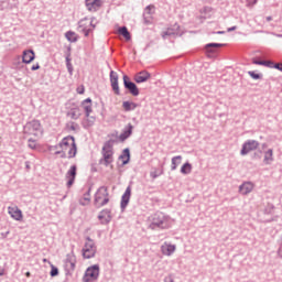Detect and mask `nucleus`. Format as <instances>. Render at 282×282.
Segmentation results:
<instances>
[{
  "label": "nucleus",
  "instance_id": "obj_27",
  "mask_svg": "<svg viewBox=\"0 0 282 282\" xmlns=\"http://www.w3.org/2000/svg\"><path fill=\"white\" fill-rule=\"evenodd\" d=\"M122 108L124 109V111H135V109H138V104L133 101H123Z\"/></svg>",
  "mask_w": 282,
  "mask_h": 282
},
{
  "label": "nucleus",
  "instance_id": "obj_55",
  "mask_svg": "<svg viewBox=\"0 0 282 282\" xmlns=\"http://www.w3.org/2000/svg\"><path fill=\"white\" fill-rule=\"evenodd\" d=\"M77 93H78V94H85V87L77 88Z\"/></svg>",
  "mask_w": 282,
  "mask_h": 282
},
{
  "label": "nucleus",
  "instance_id": "obj_28",
  "mask_svg": "<svg viewBox=\"0 0 282 282\" xmlns=\"http://www.w3.org/2000/svg\"><path fill=\"white\" fill-rule=\"evenodd\" d=\"M274 151L272 149H269L267 152H264V164H271V162H274Z\"/></svg>",
  "mask_w": 282,
  "mask_h": 282
},
{
  "label": "nucleus",
  "instance_id": "obj_50",
  "mask_svg": "<svg viewBox=\"0 0 282 282\" xmlns=\"http://www.w3.org/2000/svg\"><path fill=\"white\" fill-rule=\"evenodd\" d=\"M273 69H278L279 72H282V63H275L273 66Z\"/></svg>",
  "mask_w": 282,
  "mask_h": 282
},
{
  "label": "nucleus",
  "instance_id": "obj_2",
  "mask_svg": "<svg viewBox=\"0 0 282 282\" xmlns=\"http://www.w3.org/2000/svg\"><path fill=\"white\" fill-rule=\"evenodd\" d=\"M84 259H94L96 257V242L90 237H86V242L82 249Z\"/></svg>",
  "mask_w": 282,
  "mask_h": 282
},
{
  "label": "nucleus",
  "instance_id": "obj_52",
  "mask_svg": "<svg viewBox=\"0 0 282 282\" xmlns=\"http://www.w3.org/2000/svg\"><path fill=\"white\" fill-rule=\"evenodd\" d=\"M32 72H36V69H41V65L35 64L31 67Z\"/></svg>",
  "mask_w": 282,
  "mask_h": 282
},
{
  "label": "nucleus",
  "instance_id": "obj_12",
  "mask_svg": "<svg viewBox=\"0 0 282 282\" xmlns=\"http://www.w3.org/2000/svg\"><path fill=\"white\" fill-rule=\"evenodd\" d=\"M129 202H131V185H129L126 188V192L121 196L120 208H121L122 213H124V210L129 206Z\"/></svg>",
  "mask_w": 282,
  "mask_h": 282
},
{
  "label": "nucleus",
  "instance_id": "obj_9",
  "mask_svg": "<svg viewBox=\"0 0 282 282\" xmlns=\"http://www.w3.org/2000/svg\"><path fill=\"white\" fill-rule=\"evenodd\" d=\"M102 158L99 160V164L104 166H109L113 164V151L101 149Z\"/></svg>",
  "mask_w": 282,
  "mask_h": 282
},
{
  "label": "nucleus",
  "instance_id": "obj_39",
  "mask_svg": "<svg viewBox=\"0 0 282 282\" xmlns=\"http://www.w3.org/2000/svg\"><path fill=\"white\" fill-rule=\"evenodd\" d=\"M82 28V32L85 36H89L91 33V29L84 28L83 20L79 21V29Z\"/></svg>",
  "mask_w": 282,
  "mask_h": 282
},
{
  "label": "nucleus",
  "instance_id": "obj_63",
  "mask_svg": "<svg viewBox=\"0 0 282 282\" xmlns=\"http://www.w3.org/2000/svg\"><path fill=\"white\" fill-rule=\"evenodd\" d=\"M25 164H26V169H30V162H26Z\"/></svg>",
  "mask_w": 282,
  "mask_h": 282
},
{
  "label": "nucleus",
  "instance_id": "obj_24",
  "mask_svg": "<svg viewBox=\"0 0 282 282\" xmlns=\"http://www.w3.org/2000/svg\"><path fill=\"white\" fill-rule=\"evenodd\" d=\"M119 160H122V166H127V164L131 162V150H129V148H126L119 156Z\"/></svg>",
  "mask_w": 282,
  "mask_h": 282
},
{
  "label": "nucleus",
  "instance_id": "obj_56",
  "mask_svg": "<svg viewBox=\"0 0 282 282\" xmlns=\"http://www.w3.org/2000/svg\"><path fill=\"white\" fill-rule=\"evenodd\" d=\"M61 158L64 159V160H65V158H67V153H65V150L62 151Z\"/></svg>",
  "mask_w": 282,
  "mask_h": 282
},
{
  "label": "nucleus",
  "instance_id": "obj_8",
  "mask_svg": "<svg viewBox=\"0 0 282 282\" xmlns=\"http://www.w3.org/2000/svg\"><path fill=\"white\" fill-rule=\"evenodd\" d=\"M131 135H133V124L128 123L121 134L118 137V132H116V134H109L108 138H119L120 142H124L126 140H129V138H131Z\"/></svg>",
  "mask_w": 282,
  "mask_h": 282
},
{
  "label": "nucleus",
  "instance_id": "obj_7",
  "mask_svg": "<svg viewBox=\"0 0 282 282\" xmlns=\"http://www.w3.org/2000/svg\"><path fill=\"white\" fill-rule=\"evenodd\" d=\"M259 145L260 143L257 140L245 141L240 150V155H248V153L257 151L259 149Z\"/></svg>",
  "mask_w": 282,
  "mask_h": 282
},
{
  "label": "nucleus",
  "instance_id": "obj_32",
  "mask_svg": "<svg viewBox=\"0 0 282 282\" xmlns=\"http://www.w3.org/2000/svg\"><path fill=\"white\" fill-rule=\"evenodd\" d=\"M65 36L69 43H76L78 41V34L74 31L66 32Z\"/></svg>",
  "mask_w": 282,
  "mask_h": 282
},
{
  "label": "nucleus",
  "instance_id": "obj_40",
  "mask_svg": "<svg viewBox=\"0 0 282 282\" xmlns=\"http://www.w3.org/2000/svg\"><path fill=\"white\" fill-rule=\"evenodd\" d=\"M65 265H66V270H68V272L76 270V262H66Z\"/></svg>",
  "mask_w": 282,
  "mask_h": 282
},
{
  "label": "nucleus",
  "instance_id": "obj_51",
  "mask_svg": "<svg viewBox=\"0 0 282 282\" xmlns=\"http://www.w3.org/2000/svg\"><path fill=\"white\" fill-rule=\"evenodd\" d=\"M164 282H175V281L173 280V276L167 275L164 278Z\"/></svg>",
  "mask_w": 282,
  "mask_h": 282
},
{
  "label": "nucleus",
  "instance_id": "obj_48",
  "mask_svg": "<svg viewBox=\"0 0 282 282\" xmlns=\"http://www.w3.org/2000/svg\"><path fill=\"white\" fill-rule=\"evenodd\" d=\"M109 204V196H106L102 202L99 204V206H107Z\"/></svg>",
  "mask_w": 282,
  "mask_h": 282
},
{
  "label": "nucleus",
  "instance_id": "obj_14",
  "mask_svg": "<svg viewBox=\"0 0 282 282\" xmlns=\"http://www.w3.org/2000/svg\"><path fill=\"white\" fill-rule=\"evenodd\" d=\"M76 142V138L73 135H67L62 139V141L58 143V145H55V149H62L63 151H67L68 148L72 147Z\"/></svg>",
  "mask_w": 282,
  "mask_h": 282
},
{
  "label": "nucleus",
  "instance_id": "obj_47",
  "mask_svg": "<svg viewBox=\"0 0 282 282\" xmlns=\"http://www.w3.org/2000/svg\"><path fill=\"white\" fill-rule=\"evenodd\" d=\"M69 129H70V131H76V129H79V126L76 122H70Z\"/></svg>",
  "mask_w": 282,
  "mask_h": 282
},
{
  "label": "nucleus",
  "instance_id": "obj_42",
  "mask_svg": "<svg viewBox=\"0 0 282 282\" xmlns=\"http://www.w3.org/2000/svg\"><path fill=\"white\" fill-rule=\"evenodd\" d=\"M28 142L29 149H32L33 151L36 150V140L29 139Z\"/></svg>",
  "mask_w": 282,
  "mask_h": 282
},
{
  "label": "nucleus",
  "instance_id": "obj_59",
  "mask_svg": "<svg viewBox=\"0 0 282 282\" xmlns=\"http://www.w3.org/2000/svg\"><path fill=\"white\" fill-rule=\"evenodd\" d=\"M278 256L282 259V249L278 250Z\"/></svg>",
  "mask_w": 282,
  "mask_h": 282
},
{
  "label": "nucleus",
  "instance_id": "obj_33",
  "mask_svg": "<svg viewBox=\"0 0 282 282\" xmlns=\"http://www.w3.org/2000/svg\"><path fill=\"white\" fill-rule=\"evenodd\" d=\"M162 252L166 257H171V254L175 252V245H167L166 247H162Z\"/></svg>",
  "mask_w": 282,
  "mask_h": 282
},
{
  "label": "nucleus",
  "instance_id": "obj_18",
  "mask_svg": "<svg viewBox=\"0 0 282 282\" xmlns=\"http://www.w3.org/2000/svg\"><path fill=\"white\" fill-rule=\"evenodd\" d=\"M149 78H151V73H149L147 70H142L134 75L133 80H134V83L140 85L141 83H147V80H149Z\"/></svg>",
  "mask_w": 282,
  "mask_h": 282
},
{
  "label": "nucleus",
  "instance_id": "obj_11",
  "mask_svg": "<svg viewBox=\"0 0 282 282\" xmlns=\"http://www.w3.org/2000/svg\"><path fill=\"white\" fill-rule=\"evenodd\" d=\"M98 219L102 226H107L111 224V219H112L111 209L109 208L102 209L98 215Z\"/></svg>",
  "mask_w": 282,
  "mask_h": 282
},
{
  "label": "nucleus",
  "instance_id": "obj_41",
  "mask_svg": "<svg viewBox=\"0 0 282 282\" xmlns=\"http://www.w3.org/2000/svg\"><path fill=\"white\" fill-rule=\"evenodd\" d=\"M274 62H272V61H263L262 62V66L263 67H269L270 69H274Z\"/></svg>",
  "mask_w": 282,
  "mask_h": 282
},
{
  "label": "nucleus",
  "instance_id": "obj_20",
  "mask_svg": "<svg viewBox=\"0 0 282 282\" xmlns=\"http://www.w3.org/2000/svg\"><path fill=\"white\" fill-rule=\"evenodd\" d=\"M109 197V192L107 186H101L98 188L97 193L95 194V204H99L100 199Z\"/></svg>",
  "mask_w": 282,
  "mask_h": 282
},
{
  "label": "nucleus",
  "instance_id": "obj_16",
  "mask_svg": "<svg viewBox=\"0 0 282 282\" xmlns=\"http://www.w3.org/2000/svg\"><path fill=\"white\" fill-rule=\"evenodd\" d=\"M88 12H98L102 7V0H85Z\"/></svg>",
  "mask_w": 282,
  "mask_h": 282
},
{
  "label": "nucleus",
  "instance_id": "obj_29",
  "mask_svg": "<svg viewBox=\"0 0 282 282\" xmlns=\"http://www.w3.org/2000/svg\"><path fill=\"white\" fill-rule=\"evenodd\" d=\"M66 116L68 118H70L72 120H78V118H80V109L72 108L70 111H68Z\"/></svg>",
  "mask_w": 282,
  "mask_h": 282
},
{
  "label": "nucleus",
  "instance_id": "obj_10",
  "mask_svg": "<svg viewBox=\"0 0 282 282\" xmlns=\"http://www.w3.org/2000/svg\"><path fill=\"white\" fill-rule=\"evenodd\" d=\"M78 166L76 164L72 165L69 170L66 173V186L67 188H72L74 186V183L76 182V175H77Z\"/></svg>",
  "mask_w": 282,
  "mask_h": 282
},
{
  "label": "nucleus",
  "instance_id": "obj_64",
  "mask_svg": "<svg viewBox=\"0 0 282 282\" xmlns=\"http://www.w3.org/2000/svg\"><path fill=\"white\" fill-rule=\"evenodd\" d=\"M217 34H224V31H218Z\"/></svg>",
  "mask_w": 282,
  "mask_h": 282
},
{
  "label": "nucleus",
  "instance_id": "obj_53",
  "mask_svg": "<svg viewBox=\"0 0 282 282\" xmlns=\"http://www.w3.org/2000/svg\"><path fill=\"white\" fill-rule=\"evenodd\" d=\"M151 8H153V7H152V6H148V7L145 8L147 14H151Z\"/></svg>",
  "mask_w": 282,
  "mask_h": 282
},
{
  "label": "nucleus",
  "instance_id": "obj_6",
  "mask_svg": "<svg viewBox=\"0 0 282 282\" xmlns=\"http://www.w3.org/2000/svg\"><path fill=\"white\" fill-rule=\"evenodd\" d=\"M183 34L184 31H182V28L177 23H174L162 33V39H166L167 36L175 39V36H182Z\"/></svg>",
  "mask_w": 282,
  "mask_h": 282
},
{
  "label": "nucleus",
  "instance_id": "obj_35",
  "mask_svg": "<svg viewBox=\"0 0 282 282\" xmlns=\"http://www.w3.org/2000/svg\"><path fill=\"white\" fill-rule=\"evenodd\" d=\"M78 153V148L76 145V142L70 143L69 150H68V160H72L76 154Z\"/></svg>",
  "mask_w": 282,
  "mask_h": 282
},
{
  "label": "nucleus",
  "instance_id": "obj_46",
  "mask_svg": "<svg viewBox=\"0 0 282 282\" xmlns=\"http://www.w3.org/2000/svg\"><path fill=\"white\" fill-rule=\"evenodd\" d=\"M252 64H253V65H263V61H261V59L254 57V58H252Z\"/></svg>",
  "mask_w": 282,
  "mask_h": 282
},
{
  "label": "nucleus",
  "instance_id": "obj_25",
  "mask_svg": "<svg viewBox=\"0 0 282 282\" xmlns=\"http://www.w3.org/2000/svg\"><path fill=\"white\" fill-rule=\"evenodd\" d=\"M95 123L96 117L88 115V117L83 120L82 126L84 127V129H89V127H94Z\"/></svg>",
  "mask_w": 282,
  "mask_h": 282
},
{
  "label": "nucleus",
  "instance_id": "obj_30",
  "mask_svg": "<svg viewBox=\"0 0 282 282\" xmlns=\"http://www.w3.org/2000/svg\"><path fill=\"white\" fill-rule=\"evenodd\" d=\"M118 34H120V36H123L126 41H129L131 39V33L129 32V29H127V26H120L118 29Z\"/></svg>",
  "mask_w": 282,
  "mask_h": 282
},
{
  "label": "nucleus",
  "instance_id": "obj_13",
  "mask_svg": "<svg viewBox=\"0 0 282 282\" xmlns=\"http://www.w3.org/2000/svg\"><path fill=\"white\" fill-rule=\"evenodd\" d=\"M220 47H226V44L221 43H208L205 45L204 50L207 56H213V54H217Z\"/></svg>",
  "mask_w": 282,
  "mask_h": 282
},
{
  "label": "nucleus",
  "instance_id": "obj_45",
  "mask_svg": "<svg viewBox=\"0 0 282 282\" xmlns=\"http://www.w3.org/2000/svg\"><path fill=\"white\" fill-rule=\"evenodd\" d=\"M259 0H247V6L249 7V8H253V6H257V2H258Z\"/></svg>",
  "mask_w": 282,
  "mask_h": 282
},
{
  "label": "nucleus",
  "instance_id": "obj_54",
  "mask_svg": "<svg viewBox=\"0 0 282 282\" xmlns=\"http://www.w3.org/2000/svg\"><path fill=\"white\" fill-rule=\"evenodd\" d=\"M108 142L113 147V144H116V142H118V140L117 139H110V140H108Z\"/></svg>",
  "mask_w": 282,
  "mask_h": 282
},
{
  "label": "nucleus",
  "instance_id": "obj_22",
  "mask_svg": "<svg viewBox=\"0 0 282 282\" xmlns=\"http://www.w3.org/2000/svg\"><path fill=\"white\" fill-rule=\"evenodd\" d=\"M254 188V185L251 182H245L239 186V193L241 195H249V193H252Z\"/></svg>",
  "mask_w": 282,
  "mask_h": 282
},
{
  "label": "nucleus",
  "instance_id": "obj_38",
  "mask_svg": "<svg viewBox=\"0 0 282 282\" xmlns=\"http://www.w3.org/2000/svg\"><path fill=\"white\" fill-rule=\"evenodd\" d=\"M65 263H76V256L74 254V251L66 254Z\"/></svg>",
  "mask_w": 282,
  "mask_h": 282
},
{
  "label": "nucleus",
  "instance_id": "obj_31",
  "mask_svg": "<svg viewBox=\"0 0 282 282\" xmlns=\"http://www.w3.org/2000/svg\"><path fill=\"white\" fill-rule=\"evenodd\" d=\"M192 171H193V165L189 162L184 163L181 167V173L183 175H191Z\"/></svg>",
  "mask_w": 282,
  "mask_h": 282
},
{
  "label": "nucleus",
  "instance_id": "obj_19",
  "mask_svg": "<svg viewBox=\"0 0 282 282\" xmlns=\"http://www.w3.org/2000/svg\"><path fill=\"white\" fill-rule=\"evenodd\" d=\"M66 58V67L68 70L69 76H74V66L72 65V47L68 46L65 53Z\"/></svg>",
  "mask_w": 282,
  "mask_h": 282
},
{
  "label": "nucleus",
  "instance_id": "obj_49",
  "mask_svg": "<svg viewBox=\"0 0 282 282\" xmlns=\"http://www.w3.org/2000/svg\"><path fill=\"white\" fill-rule=\"evenodd\" d=\"M252 160H261V151L260 152H254L252 155Z\"/></svg>",
  "mask_w": 282,
  "mask_h": 282
},
{
  "label": "nucleus",
  "instance_id": "obj_23",
  "mask_svg": "<svg viewBox=\"0 0 282 282\" xmlns=\"http://www.w3.org/2000/svg\"><path fill=\"white\" fill-rule=\"evenodd\" d=\"M9 215L12 219H15V221H21V219H23V212H21L19 207H9Z\"/></svg>",
  "mask_w": 282,
  "mask_h": 282
},
{
  "label": "nucleus",
  "instance_id": "obj_57",
  "mask_svg": "<svg viewBox=\"0 0 282 282\" xmlns=\"http://www.w3.org/2000/svg\"><path fill=\"white\" fill-rule=\"evenodd\" d=\"M235 30H237V26H231L227 30V32H235Z\"/></svg>",
  "mask_w": 282,
  "mask_h": 282
},
{
  "label": "nucleus",
  "instance_id": "obj_61",
  "mask_svg": "<svg viewBox=\"0 0 282 282\" xmlns=\"http://www.w3.org/2000/svg\"><path fill=\"white\" fill-rule=\"evenodd\" d=\"M268 22L272 21V15L265 18Z\"/></svg>",
  "mask_w": 282,
  "mask_h": 282
},
{
  "label": "nucleus",
  "instance_id": "obj_58",
  "mask_svg": "<svg viewBox=\"0 0 282 282\" xmlns=\"http://www.w3.org/2000/svg\"><path fill=\"white\" fill-rule=\"evenodd\" d=\"M3 274H6V270L4 269H0V276H3Z\"/></svg>",
  "mask_w": 282,
  "mask_h": 282
},
{
  "label": "nucleus",
  "instance_id": "obj_1",
  "mask_svg": "<svg viewBox=\"0 0 282 282\" xmlns=\"http://www.w3.org/2000/svg\"><path fill=\"white\" fill-rule=\"evenodd\" d=\"M150 228L152 230H158V228L161 230H166L171 228V218H169V216L164 215L162 212H156L154 215H152Z\"/></svg>",
  "mask_w": 282,
  "mask_h": 282
},
{
  "label": "nucleus",
  "instance_id": "obj_5",
  "mask_svg": "<svg viewBox=\"0 0 282 282\" xmlns=\"http://www.w3.org/2000/svg\"><path fill=\"white\" fill-rule=\"evenodd\" d=\"M123 87L131 96H140V88H138V85L128 75H123Z\"/></svg>",
  "mask_w": 282,
  "mask_h": 282
},
{
  "label": "nucleus",
  "instance_id": "obj_34",
  "mask_svg": "<svg viewBox=\"0 0 282 282\" xmlns=\"http://www.w3.org/2000/svg\"><path fill=\"white\" fill-rule=\"evenodd\" d=\"M180 164H182V155L172 158L171 171H176L177 166H180Z\"/></svg>",
  "mask_w": 282,
  "mask_h": 282
},
{
  "label": "nucleus",
  "instance_id": "obj_60",
  "mask_svg": "<svg viewBox=\"0 0 282 282\" xmlns=\"http://www.w3.org/2000/svg\"><path fill=\"white\" fill-rule=\"evenodd\" d=\"M25 276H28V279H30V278L32 276V273H30V271H28V272L25 273Z\"/></svg>",
  "mask_w": 282,
  "mask_h": 282
},
{
  "label": "nucleus",
  "instance_id": "obj_17",
  "mask_svg": "<svg viewBox=\"0 0 282 282\" xmlns=\"http://www.w3.org/2000/svg\"><path fill=\"white\" fill-rule=\"evenodd\" d=\"M36 58V54L34 53V50H25L22 53V63L25 65H30L32 61Z\"/></svg>",
  "mask_w": 282,
  "mask_h": 282
},
{
  "label": "nucleus",
  "instance_id": "obj_3",
  "mask_svg": "<svg viewBox=\"0 0 282 282\" xmlns=\"http://www.w3.org/2000/svg\"><path fill=\"white\" fill-rule=\"evenodd\" d=\"M98 276H100V265L94 264L86 270L84 282L98 281Z\"/></svg>",
  "mask_w": 282,
  "mask_h": 282
},
{
  "label": "nucleus",
  "instance_id": "obj_21",
  "mask_svg": "<svg viewBox=\"0 0 282 282\" xmlns=\"http://www.w3.org/2000/svg\"><path fill=\"white\" fill-rule=\"evenodd\" d=\"M82 107L85 111V118H89L91 116V112L94 111L93 104H91V98H86L85 100L82 101Z\"/></svg>",
  "mask_w": 282,
  "mask_h": 282
},
{
  "label": "nucleus",
  "instance_id": "obj_15",
  "mask_svg": "<svg viewBox=\"0 0 282 282\" xmlns=\"http://www.w3.org/2000/svg\"><path fill=\"white\" fill-rule=\"evenodd\" d=\"M110 85L116 96H120V86L118 84V73L115 70L110 72Z\"/></svg>",
  "mask_w": 282,
  "mask_h": 282
},
{
  "label": "nucleus",
  "instance_id": "obj_26",
  "mask_svg": "<svg viewBox=\"0 0 282 282\" xmlns=\"http://www.w3.org/2000/svg\"><path fill=\"white\" fill-rule=\"evenodd\" d=\"M91 202V187L84 194V197L79 199L80 206H87Z\"/></svg>",
  "mask_w": 282,
  "mask_h": 282
},
{
  "label": "nucleus",
  "instance_id": "obj_4",
  "mask_svg": "<svg viewBox=\"0 0 282 282\" xmlns=\"http://www.w3.org/2000/svg\"><path fill=\"white\" fill-rule=\"evenodd\" d=\"M24 133H28V135H39V133H42L41 131V121L39 120H32L28 122L24 126Z\"/></svg>",
  "mask_w": 282,
  "mask_h": 282
},
{
  "label": "nucleus",
  "instance_id": "obj_43",
  "mask_svg": "<svg viewBox=\"0 0 282 282\" xmlns=\"http://www.w3.org/2000/svg\"><path fill=\"white\" fill-rule=\"evenodd\" d=\"M51 276H58V268L54 267V264L51 265Z\"/></svg>",
  "mask_w": 282,
  "mask_h": 282
},
{
  "label": "nucleus",
  "instance_id": "obj_37",
  "mask_svg": "<svg viewBox=\"0 0 282 282\" xmlns=\"http://www.w3.org/2000/svg\"><path fill=\"white\" fill-rule=\"evenodd\" d=\"M248 74L253 80H261V78H263V74L257 73L254 70H249Z\"/></svg>",
  "mask_w": 282,
  "mask_h": 282
},
{
  "label": "nucleus",
  "instance_id": "obj_62",
  "mask_svg": "<svg viewBox=\"0 0 282 282\" xmlns=\"http://www.w3.org/2000/svg\"><path fill=\"white\" fill-rule=\"evenodd\" d=\"M61 153H63V150L56 151L55 155H61Z\"/></svg>",
  "mask_w": 282,
  "mask_h": 282
},
{
  "label": "nucleus",
  "instance_id": "obj_36",
  "mask_svg": "<svg viewBox=\"0 0 282 282\" xmlns=\"http://www.w3.org/2000/svg\"><path fill=\"white\" fill-rule=\"evenodd\" d=\"M160 175H164V170L155 169L154 171L150 172V177H152V180H158Z\"/></svg>",
  "mask_w": 282,
  "mask_h": 282
},
{
  "label": "nucleus",
  "instance_id": "obj_44",
  "mask_svg": "<svg viewBox=\"0 0 282 282\" xmlns=\"http://www.w3.org/2000/svg\"><path fill=\"white\" fill-rule=\"evenodd\" d=\"M102 149H105V151H113V145L110 142L106 141Z\"/></svg>",
  "mask_w": 282,
  "mask_h": 282
}]
</instances>
